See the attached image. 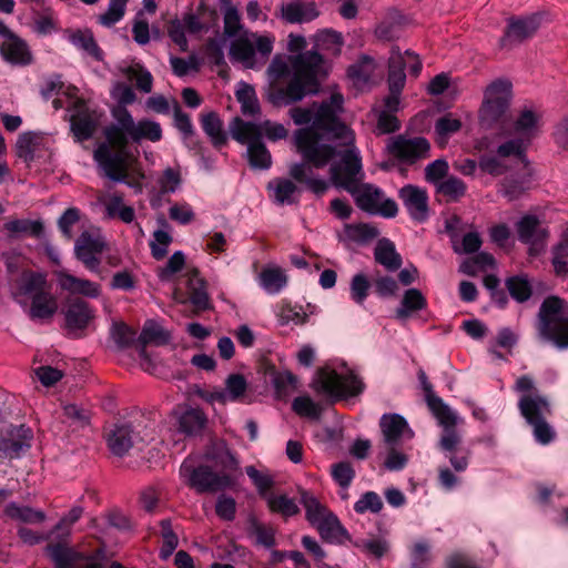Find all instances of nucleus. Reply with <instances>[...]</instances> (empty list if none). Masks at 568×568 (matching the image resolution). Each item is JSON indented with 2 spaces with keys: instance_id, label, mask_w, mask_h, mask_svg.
Instances as JSON below:
<instances>
[{
  "instance_id": "obj_62",
  "label": "nucleus",
  "mask_w": 568,
  "mask_h": 568,
  "mask_svg": "<svg viewBox=\"0 0 568 568\" xmlns=\"http://www.w3.org/2000/svg\"><path fill=\"white\" fill-rule=\"evenodd\" d=\"M154 241L150 243L151 254L156 261L163 260L168 254V247L172 243V236L164 230L153 233Z\"/></svg>"
},
{
  "instance_id": "obj_53",
  "label": "nucleus",
  "mask_w": 568,
  "mask_h": 568,
  "mask_svg": "<svg viewBox=\"0 0 568 568\" xmlns=\"http://www.w3.org/2000/svg\"><path fill=\"white\" fill-rule=\"evenodd\" d=\"M81 219V211L78 207L67 209L58 220V229L62 236L71 241L74 236L73 226L79 223Z\"/></svg>"
},
{
  "instance_id": "obj_9",
  "label": "nucleus",
  "mask_w": 568,
  "mask_h": 568,
  "mask_svg": "<svg viewBox=\"0 0 568 568\" xmlns=\"http://www.w3.org/2000/svg\"><path fill=\"white\" fill-rule=\"evenodd\" d=\"M313 389L336 399L354 397L364 392L365 384L353 371L345 375L334 369L318 368L312 383Z\"/></svg>"
},
{
  "instance_id": "obj_19",
  "label": "nucleus",
  "mask_w": 568,
  "mask_h": 568,
  "mask_svg": "<svg viewBox=\"0 0 568 568\" xmlns=\"http://www.w3.org/2000/svg\"><path fill=\"white\" fill-rule=\"evenodd\" d=\"M104 247L105 243L100 236H94L84 231L75 241L74 254L85 268L97 272L101 263L100 254L104 251Z\"/></svg>"
},
{
  "instance_id": "obj_47",
  "label": "nucleus",
  "mask_w": 568,
  "mask_h": 568,
  "mask_svg": "<svg viewBox=\"0 0 568 568\" xmlns=\"http://www.w3.org/2000/svg\"><path fill=\"white\" fill-rule=\"evenodd\" d=\"M169 341V335L164 332V329L153 323L146 324L141 334L138 337V342L141 345L140 348V357L146 359L148 354L145 346L150 343H155L158 345L166 344Z\"/></svg>"
},
{
  "instance_id": "obj_59",
  "label": "nucleus",
  "mask_w": 568,
  "mask_h": 568,
  "mask_svg": "<svg viewBox=\"0 0 568 568\" xmlns=\"http://www.w3.org/2000/svg\"><path fill=\"white\" fill-rule=\"evenodd\" d=\"M383 508V500L379 495L375 491H366L361 498L354 504V510L357 514H365L371 511L377 514Z\"/></svg>"
},
{
  "instance_id": "obj_45",
  "label": "nucleus",
  "mask_w": 568,
  "mask_h": 568,
  "mask_svg": "<svg viewBox=\"0 0 568 568\" xmlns=\"http://www.w3.org/2000/svg\"><path fill=\"white\" fill-rule=\"evenodd\" d=\"M267 189H273L274 201L280 205L297 203V199L295 197L297 186L292 180L276 179L268 183Z\"/></svg>"
},
{
  "instance_id": "obj_41",
  "label": "nucleus",
  "mask_w": 568,
  "mask_h": 568,
  "mask_svg": "<svg viewBox=\"0 0 568 568\" xmlns=\"http://www.w3.org/2000/svg\"><path fill=\"white\" fill-rule=\"evenodd\" d=\"M207 418L199 408H190L185 410L180 419V430L186 435H197L205 427Z\"/></svg>"
},
{
  "instance_id": "obj_38",
  "label": "nucleus",
  "mask_w": 568,
  "mask_h": 568,
  "mask_svg": "<svg viewBox=\"0 0 568 568\" xmlns=\"http://www.w3.org/2000/svg\"><path fill=\"white\" fill-rule=\"evenodd\" d=\"M505 286L511 298L517 303H526L532 296V286L525 274L507 277Z\"/></svg>"
},
{
  "instance_id": "obj_37",
  "label": "nucleus",
  "mask_w": 568,
  "mask_h": 568,
  "mask_svg": "<svg viewBox=\"0 0 568 568\" xmlns=\"http://www.w3.org/2000/svg\"><path fill=\"white\" fill-rule=\"evenodd\" d=\"M258 281L268 294H277L286 286L287 276L281 267H265L260 273Z\"/></svg>"
},
{
  "instance_id": "obj_12",
  "label": "nucleus",
  "mask_w": 568,
  "mask_h": 568,
  "mask_svg": "<svg viewBox=\"0 0 568 568\" xmlns=\"http://www.w3.org/2000/svg\"><path fill=\"white\" fill-rule=\"evenodd\" d=\"M362 211L381 215L386 219L395 217L398 213L397 203L393 199H384V192L371 183H359L353 192H348Z\"/></svg>"
},
{
  "instance_id": "obj_52",
  "label": "nucleus",
  "mask_w": 568,
  "mask_h": 568,
  "mask_svg": "<svg viewBox=\"0 0 568 568\" xmlns=\"http://www.w3.org/2000/svg\"><path fill=\"white\" fill-rule=\"evenodd\" d=\"M292 409L301 417L318 419L322 408L310 396H298L292 403Z\"/></svg>"
},
{
  "instance_id": "obj_30",
  "label": "nucleus",
  "mask_w": 568,
  "mask_h": 568,
  "mask_svg": "<svg viewBox=\"0 0 568 568\" xmlns=\"http://www.w3.org/2000/svg\"><path fill=\"white\" fill-rule=\"evenodd\" d=\"M200 122L203 132L210 139L215 149H221L227 143V133L223 128V121L215 111L202 113Z\"/></svg>"
},
{
  "instance_id": "obj_13",
  "label": "nucleus",
  "mask_w": 568,
  "mask_h": 568,
  "mask_svg": "<svg viewBox=\"0 0 568 568\" xmlns=\"http://www.w3.org/2000/svg\"><path fill=\"white\" fill-rule=\"evenodd\" d=\"M126 156V150L113 149L106 140L93 152V159L105 176L114 182H126L129 176Z\"/></svg>"
},
{
  "instance_id": "obj_1",
  "label": "nucleus",
  "mask_w": 568,
  "mask_h": 568,
  "mask_svg": "<svg viewBox=\"0 0 568 568\" xmlns=\"http://www.w3.org/2000/svg\"><path fill=\"white\" fill-rule=\"evenodd\" d=\"M313 40L314 48L312 50L291 57L293 78L285 85L277 82L270 85L267 100L274 106L293 105L307 95L318 93L321 81L328 74L325 59L321 52L338 55L344 40L342 33L332 29L318 31Z\"/></svg>"
},
{
  "instance_id": "obj_15",
  "label": "nucleus",
  "mask_w": 568,
  "mask_h": 568,
  "mask_svg": "<svg viewBox=\"0 0 568 568\" xmlns=\"http://www.w3.org/2000/svg\"><path fill=\"white\" fill-rule=\"evenodd\" d=\"M388 153L405 164H415L429 156L430 144L424 136L406 138L397 135L387 145Z\"/></svg>"
},
{
  "instance_id": "obj_50",
  "label": "nucleus",
  "mask_w": 568,
  "mask_h": 568,
  "mask_svg": "<svg viewBox=\"0 0 568 568\" xmlns=\"http://www.w3.org/2000/svg\"><path fill=\"white\" fill-rule=\"evenodd\" d=\"M248 531L256 537V542L266 548L275 545V530L271 526L262 524L256 517L248 519Z\"/></svg>"
},
{
  "instance_id": "obj_7",
  "label": "nucleus",
  "mask_w": 568,
  "mask_h": 568,
  "mask_svg": "<svg viewBox=\"0 0 568 568\" xmlns=\"http://www.w3.org/2000/svg\"><path fill=\"white\" fill-rule=\"evenodd\" d=\"M511 83L506 80H495L486 91L479 110L480 125L487 130L505 131L510 124L509 104Z\"/></svg>"
},
{
  "instance_id": "obj_51",
  "label": "nucleus",
  "mask_w": 568,
  "mask_h": 568,
  "mask_svg": "<svg viewBox=\"0 0 568 568\" xmlns=\"http://www.w3.org/2000/svg\"><path fill=\"white\" fill-rule=\"evenodd\" d=\"M161 526V535L163 539L162 547L160 549V558L168 559L176 549L179 545L178 535L172 529V524L170 519H163L160 523Z\"/></svg>"
},
{
  "instance_id": "obj_21",
  "label": "nucleus",
  "mask_w": 568,
  "mask_h": 568,
  "mask_svg": "<svg viewBox=\"0 0 568 568\" xmlns=\"http://www.w3.org/2000/svg\"><path fill=\"white\" fill-rule=\"evenodd\" d=\"M100 116L95 111L83 109L70 118L71 131L78 142L88 141L93 138L98 130Z\"/></svg>"
},
{
  "instance_id": "obj_17",
  "label": "nucleus",
  "mask_w": 568,
  "mask_h": 568,
  "mask_svg": "<svg viewBox=\"0 0 568 568\" xmlns=\"http://www.w3.org/2000/svg\"><path fill=\"white\" fill-rule=\"evenodd\" d=\"M398 197L414 222L424 223L429 219V196L425 189L406 184L398 190Z\"/></svg>"
},
{
  "instance_id": "obj_46",
  "label": "nucleus",
  "mask_w": 568,
  "mask_h": 568,
  "mask_svg": "<svg viewBox=\"0 0 568 568\" xmlns=\"http://www.w3.org/2000/svg\"><path fill=\"white\" fill-rule=\"evenodd\" d=\"M435 187L436 192L445 196L448 202H458L467 192L466 183L455 175L447 176Z\"/></svg>"
},
{
  "instance_id": "obj_26",
  "label": "nucleus",
  "mask_w": 568,
  "mask_h": 568,
  "mask_svg": "<svg viewBox=\"0 0 568 568\" xmlns=\"http://www.w3.org/2000/svg\"><path fill=\"white\" fill-rule=\"evenodd\" d=\"M187 293L189 301L195 307V312L200 313L211 308L210 296L206 291V282L200 277L197 268H193L187 273Z\"/></svg>"
},
{
  "instance_id": "obj_3",
  "label": "nucleus",
  "mask_w": 568,
  "mask_h": 568,
  "mask_svg": "<svg viewBox=\"0 0 568 568\" xmlns=\"http://www.w3.org/2000/svg\"><path fill=\"white\" fill-rule=\"evenodd\" d=\"M83 507L74 506L51 529L57 535V542H49L45 552L53 562V568H105L93 556L75 550L69 546L72 526L82 517Z\"/></svg>"
},
{
  "instance_id": "obj_40",
  "label": "nucleus",
  "mask_w": 568,
  "mask_h": 568,
  "mask_svg": "<svg viewBox=\"0 0 568 568\" xmlns=\"http://www.w3.org/2000/svg\"><path fill=\"white\" fill-rule=\"evenodd\" d=\"M104 205L106 215L110 219L118 217L124 223H131L135 217L134 209L123 204V195L121 193L109 195Z\"/></svg>"
},
{
  "instance_id": "obj_60",
  "label": "nucleus",
  "mask_w": 568,
  "mask_h": 568,
  "mask_svg": "<svg viewBox=\"0 0 568 568\" xmlns=\"http://www.w3.org/2000/svg\"><path fill=\"white\" fill-rule=\"evenodd\" d=\"M372 283L368 281L366 275L363 273L355 274L351 281V297L358 304L363 305L368 296L369 287Z\"/></svg>"
},
{
  "instance_id": "obj_25",
  "label": "nucleus",
  "mask_w": 568,
  "mask_h": 568,
  "mask_svg": "<svg viewBox=\"0 0 568 568\" xmlns=\"http://www.w3.org/2000/svg\"><path fill=\"white\" fill-rule=\"evenodd\" d=\"M379 426L387 446H396L406 433L409 437L413 436L406 419L398 414H384Z\"/></svg>"
},
{
  "instance_id": "obj_8",
  "label": "nucleus",
  "mask_w": 568,
  "mask_h": 568,
  "mask_svg": "<svg viewBox=\"0 0 568 568\" xmlns=\"http://www.w3.org/2000/svg\"><path fill=\"white\" fill-rule=\"evenodd\" d=\"M344 97L339 92L331 94L328 100L317 104L313 102L314 120L311 126L306 129L313 130L318 138V143H322V134L320 131L331 134L334 139L344 140L345 142L354 141L353 131L339 119V113L343 112Z\"/></svg>"
},
{
  "instance_id": "obj_24",
  "label": "nucleus",
  "mask_w": 568,
  "mask_h": 568,
  "mask_svg": "<svg viewBox=\"0 0 568 568\" xmlns=\"http://www.w3.org/2000/svg\"><path fill=\"white\" fill-rule=\"evenodd\" d=\"M282 18L288 23L310 22L318 17L316 3L310 0H292L281 8Z\"/></svg>"
},
{
  "instance_id": "obj_6",
  "label": "nucleus",
  "mask_w": 568,
  "mask_h": 568,
  "mask_svg": "<svg viewBox=\"0 0 568 568\" xmlns=\"http://www.w3.org/2000/svg\"><path fill=\"white\" fill-rule=\"evenodd\" d=\"M536 328L540 338L557 348H568V302L557 295L547 296L538 311Z\"/></svg>"
},
{
  "instance_id": "obj_49",
  "label": "nucleus",
  "mask_w": 568,
  "mask_h": 568,
  "mask_svg": "<svg viewBox=\"0 0 568 568\" xmlns=\"http://www.w3.org/2000/svg\"><path fill=\"white\" fill-rule=\"evenodd\" d=\"M247 154L250 164L253 168L266 170L272 164L271 154L262 142V139L247 145Z\"/></svg>"
},
{
  "instance_id": "obj_54",
  "label": "nucleus",
  "mask_w": 568,
  "mask_h": 568,
  "mask_svg": "<svg viewBox=\"0 0 568 568\" xmlns=\"http://www.w3.org/2000/svg\"><path fill=\"white\" fill-rule=\"evenodd\" d=\"M10 233H29L33 237H40L43 233V224L40 221L12 220L4 224Z\"/></svg>"
},
{
  "instance_id": "obj_18",
  "label": "nucleus",
  "mask_w": 568,
  "mask_h": 568,
  "mask_svg": "<svg viewBox=\"0 0 568 568\" xmlns=\"http://www.w3.org/2000/svg\"><path fill=\"white\" fill-rule=\"evenodd\" d=\"M540 26V18L537 14L508 19L507 28L499 40L501 48H511L531 38Z\"/></svg>"
},
{
  "instance_id": "obj_33",
  "label": "nucleus",
  "mask_w": 568,
  "mask_h": 568,
  "mask_svg": "<svg viewBox=\"0 0 568 568\" xmlns=\"http://www.w3.org/2000/svg\"><path fill=\"white\" fill-rule=\"evenodd\" d=\"M110 450L122 457L133 446V430L130 425H116L106 437Z\"/></svg>"
},
{
  "instance_id": "obj_20",
  "label": "nucleus",
  "mask_w": 568,
  "mask_h": 568,
  "mask_svg": "<svg viewBox=\"0 0 568 568\" xmlns=\"http://www.w3.org/2000/svg\"><path fill=\"white\" fill-rule=\"evenodd\" d=\"M518 408L528 425L541 422L551 414L550 404L540 395H524L519 398Z\"/></svg>"
},
{
  "instance_id": "obj_10",
  "label": "nucleus",
  "mask_w": 568,
  "mask_h": 568,
  "mask_svg": "<svg viewBox=\"0 0 568 568\" xmlns=\"http://www.w3.org/2000/svg\"><path fill=\"white\" fill-rule=\"evenodd\" d=\"M180 474L186 485L197 494L222 491L232 488L236 483L235 476L231 474H219L209 465L194 466L191 460L182 463Z\"/></svg>"
},
{
  "instance_id": "obj_11",
  "label": "nucleus",
  "mask_w": 568,
  "mask_h": 568,
  "mask_svg": "<svg viewBox=\"0 0 568 568\" xmlns=\"http://www.w3.org/2000/svg\"><path fill=\"white\" fill-rule=\"evenodd\" d=\"M353 142H346L347 148L336 154L339 155V161L329 166L333 185L347 192H353L364 179L362 156Z\"/></svg>"
},
{
  "instance_id": "obj_57",
  "label": "nucleus",
  "mask_w": 568,
  "mask_h": 568,
  "mask_svg": "<svg viewBox=\"0 0 568 568\" xmlns=\"http://www.w3.org/2000/svg\"><path fill=\"white\" fill-rule=\"evenodd\" d=\"M136 331L123 322L114 323L111 336L119 348L130 347L135 341Z\"/></svg>"
},
{
  "instance_id": "obj_16",
  "label": "nucleus",
  "mask_w": 568,
  "mask_h": 568,
  "mask_svg": "<svg viewBox=\"0 0 568 568\" xmlns=\"http://www.w3.org/2000/svg\"><path fill=\"white\" fill-rule=\"evenodd\" d=\"M95 317V310L81 297L68 298L64 321L68 334L74 338L83 336V332Z\"/></svg>"
},
{
  "instance_id": "obj_5",
  "label": "nucleus",
  "mask_w": 568,
  "mask_h": 568,
  "mask_svg": "<svg viewBox=\"0 0 568 568\" xmlns=\"http://www.w3.org/2000/svg\"><path fill=\"white\" fill-rule=\"evenodd\" d=\"M14 296L21 305L30 303L28 314L31 320H49L58 311L57 298L44 273L23 271L17 281Z\"/></svg>"
},
{
  "instance_id": "obj_61",
  "label": "nucleus",
  "mask_w": 568,
  "mask_h": 568,
  "mask_svg": "<svg viewBox=\"0 0 568 568\" xmlns=\"http://www.w3.org/2000/svg\"><path fill=\"white\" fill-rule=\"evenodd\" d=\"M449 170L448 162L444 159H437L425 168V180L437 186L444 179L447 178Z\"/></svg>"
},
{
  "instance_id": "obj_32",
  "label": "nucleus",
  "mask_w": 568,
  "mask_h": 568,
  "mask_svg": "<svg viewBox=\"0 0 568 568\" xmlns=\"http://www.w3.org/2000/svg\"><path fill=\"white\" fill-rule=\"evenodd\" d=\"M427 307V300L418 288H408L404 292L400 305L395 311L397 320H407L413 314Z\"/></svg>"
},
{
  "instance_id": "obj_29",
  "label": "nucleus",
  "mask_w": 568,
  "mask_h": 568,
  "mask_svg": "<svg viewBox=\"0 0 568 568\" xmlns=\"http://www.w3.org/2000/svg\"><path fill=\"white\" fill-rule=\"evenodd\" d=\"M406 60L398 47H393L388 59L387 83L390 92H402L406 83Z\"/></svg>"
},
{
  "instance_id": "obj_64",
  "label": "nucleus",
  "mask_w": 568,
  "mask_h": 568,
  "mask_svg": "<svg viewBox=\"0 0 568 568\" xmlns=\"http://www.w3.org/2000/svg\"><path fill=\"white\" fill-rule=\"evenodd\" d=\"M462 129V121L458 118L453 116L452 113H447L437 119L435 123V132L440 138H448L457 133Z\"/></svg>"
},
{
  "instance_id": "obj_27",
  "label": "nucleus",
  "mask_w": 568,
  "mask_h": 568,
  "mask_svg": "<svg viewBox=\"0 0 568 568\" xmlns=\"http://www.w3.org/2000/svg\"><path fill=\"white\" fill-rule=\"evenodd\" d=\"M59 284L63 291L70 294H78L91 298H97L101 294L100 284L63 272L59 274Z\"/></svg>"
},
{
  "instance_id": "obj_28",
  "label": "nucleus",
  "mask_w": 568,
  "mask_h": 568,
  "mask_svg": "<svg viewBox=\"0 0 568 568\" xmlns=\"http://www.w3.org/2000/svg\"><path fill=\"white\" fill-rule=\"evenodd\" d=\"M374 260L387 272H397L403 265V258L396 251L395 244L386 237L378 240L374 248Z\"/></svg>"
},
{
  "instance_id": "obj_31",
  "label": "nucleus",
  "mask_w": 568,
  "mask_h": 568,
  "mask_svg": "<svg viewBox=\"0 0 568 568\" xmlns=\"http://www.w3.org/2000/svg\"><path fill=\"white\" fill-rule=\"evenodd\" d=\"M314 527H316L321 538L326 542L343 544L345 540L349 539L347 530L332 511Z\"/></svg>"
},
{
  "instance_id": "obj_55",
  "label": "nucleus",
  "mask_w": 568,
  "mask_h": 568,
  "mask_svg": "<svg viewBox=\"0 0 568 568\" xmlns=\"http://www.w3.org/2000/svg\"><path fill=\"white\" fill-rule=\"evenodd\" d=\"M372 285L375 293L382 298L393 297L399 290L398 283L394 277L381 275L379 272L373 278Z\"/></svg>"
},
{
  "instance_id": "obj_43",
  "label": "nucleus",
  "mask_w": 568,
  "mask_h": 568,
  "mask_svg": "<svg viewBox=\"0 0 568 568\" xmlns=\"http://www.w3.org/2000/svg\"><path fill=\"white\" fill-rule=\"evenodd\" d=\"M266 503L271 513L278 514L283 518H290L300 514L298 505L285 494H270L266 497Z\"/></svg>"
},
{
  "instance_id": "obj_56",
  "label": "nucleus",
  "mask_w": 568,
  "mask_h": 568,
  "mask_svg": "<svg viewBox=\"0 0 568 568\" xmlns=\"http://www.w3.org/2000/svg\"><path fill=\"white\" fill-rule=\"evenodd\" d=\"M254 54V45L248 39L241 38L233 41L231 44L230 57L234 61L248 62L253 60Z\"/></svg>"
},
{
  "instance_id": "obj_35",
  "label": "nucleus",
  "mask_w": 568,
  "mask_h": 568,
  "mask_svg": "<svg viewBox=\"0 0 568 568\" xmlns=\"http://www.w3.org/2000/svg\"><path fill=\"white\" fill-rule=\"evenodd\" d=\"M232 138L241 144H247L262 139V131L258 124L245 122L236 116L230 123Z\"/></svg>"
},
{
  "instance_id": "obj_14",
  "label": "nucleus",
  "mask_w": 568,
  "mask_h": 568,
  "mask_svg": "<svg viewBox=\"0 0 568 568\" xmlns=\"http://www.w3.org/2000/svg\"><path fill=\"white\" fill-rule=\"evenodd\" d=\"M33 430L21 425H9L0 430V459H17L32 446Z\"/></svg>"
},
{
  "instance_id": "obj_58",
  "label": "nucleus",
  "mask_w": 568,
  "mask_h": 568,
  "mask_svg": "<svg viewBox=\"0 0 568 568\" xmlns=\"http://www.w3.org/2000/svg\"><path fill=\"white\" fill-rule=\"evenodd\" d=\"M129 0H110L108 10L99 17V22L104 27H112L119 22L124 13Z\"/></svg>"
},
{
  "instance_id": "obj_63",
  "label": "nucleus",
  "mask_w": 568,
  "mask_h": 568,
  "mask_svg": "<svg viewBox=\"0 0 568 568\" xmlns=\"http://www.w3.org/2000/svg\"><path fill=\"white\" fill-rule=\"evenodd\" d=\"M270 374L274 388L278 394H284L288 387L295 388L297 385V377L288 371L277 372L275 367H270Z\"/></svg>"
},
{
  "instance_id": "obj_4",
  "label": "nucleus",
  "mask_w": 568,
  "mask_h": 568,
  "mask_svg": "<svg viewBox=\"0 0 568 568\" xmlns=\"http://www.w3.org/2000/svg\"><path fill=\"white\" fill-rule=\"evenodd\" d=\"M111 115L114 122L103 129V135L113 149L126 150L130 143L139 144L143 140L159 142L163 136L159 122L150 119L135 122L126 108L114 106Z\"/></svg>"
},
{
  "instance_id": "obj_44",
  "label": "nucleus",
  "mask_w": 568,
  "mask_h": 568,
  "mask_svg": "<svg viewBox=\"0 0 568 568\" xmlns=\"http://www.w3.org/2000/svg\"><path fill=\"white\" fill-rule=\"evenodd\" d=\"M427 406L440 426L444 428L456 426V415L440 397L437 395L428 396Z\"/></svg>"
},
{
  "instance_id": "obj_42",
  "label": "nucleus",
  "mask_w": 568,
  "mask_h": 568,
  "mask_svg": "<svg viewBox=\"0 0 568 568\" xmlns=\"http://www.w3.org/2000/svg\"><path fill=\"white\" fill-rule=\"evenodd\" d=\"M3 513L12 520L27 524H37L45 520V514L42 510H37L28 506H19L16 503L8 504Z\"/></svg>"
},
{
  "instance_id": "obj_39",
  "label": "nucleus",
  "mask_w": 568,
  "mask_h": 568,
  "mask_svg": "<svg viewBox=\"0 0 568 568\" xmlns=\"http://www.w3.org/2000/svg\"><path fill=\"white\" fill-rule=\"evenodd\" d=\"M300 494L301 504L305 508V517L312 526H315L331 513L312 493L301 489Z\"/></svg>"
},
{
  "instance_id": "obj_23",
  "label": "nucleus",
  "mask_w": 568,
  "mask_h": 568,
  "mask_svg": "<svg viewBox=\"0 0 568 568\" xmlns=\"http://www.w3.org/2000/svg\"><path fill=\"white\" fill-rule=\"evenodd\" d=\"M518 240L524 244L536 245L544 243L549 236L547 229L540 227V220L532 214L524 215L516 223Z\"/></svg>"
},
{
  "instance_id": "obj_48",
  "label": "nucleus",
  "mask_w": 568,
  "mask_h": 568,
  "mask_svg": "<svg viewBox=\"0 0 568 568\" xmlns=\"http://www.w3.org/2000/svg\"><path fill=\"white\" fill-rule=\"evenodd\" d=\"M235 95L241 103V111L244 115L254 116L260 112L258 99L252 85L242 82Z\"/></svg>"
},
{
  "instance_id": "obj_34",
  "label": "nucleus",
  "mask_w": 568,
  "mask_h": 568,
  "mask_svg": "<svg viewBox=\"0 0 568 568\" xmlns=\"http://www.w3.org/2000/svg\"><path fill=\"white\" fill-rule=\"evenodd\" d=\"M68 39L74 47L84 51L94 60L101 61L103 59V51L98 45L90 29L70 31Z\"/></svg>"
},
{
  "instance_id": "obj_36",
  "label": "nucleus",
  "mask_w": 568,
  "mask_h": 568,
  "mask_svg": "<svg viewBox=\"0 0 568 568\" xmlns=\"http://www.w3.org/2000/svg\"><path fill=\"white\" fill-rule=\"evenodd\" d=\"M531 187V175L525 173L521 175L506 176L501 183L499 192L509 201H514L524 195Z\"/></svg>"
},
{
  "instance_id": "obj_2",
  "label": "nucleus",
  "mask_w": 568,
  "mask_h": 568,
  "mask_svg": "<svg viewBox=\"0 0 568 568\" xmlns=\"http://www.w3.org/2000/svg\"><path fill=\"white\" fill-rule=\"evenodd\" d=\"M297 153L302 162L290 166V176L306 186L317 196L328 190V183L315 176L314 169H323L336 156V148L331 144L318 143V138L311 129H298L294 133Z\"/></svg>"
},
{
  "instance_id": "obj_22",
  "label": "nucleus",
  "mask_w": 568,
  "mask_h": 568,
  "mask_svg": "<svg viewBox=\"0 0 568 568\" xmlns=\"http://www.w3.org/2000/svg\"><path fill=\"white\" fill-rule=\"evenodd\" d=\"M2 58L14 65H28L32 62V53L27 42L13 33L0 45Z\"/></svg>"
}]
</instances>
